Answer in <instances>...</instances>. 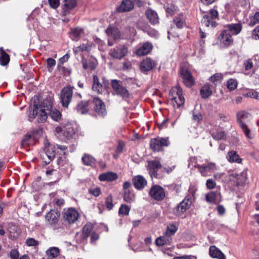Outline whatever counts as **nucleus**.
Returning <instances> with one entry per match:
<instances>
[{"mask_svg":"<svg viewBox=\"0 0 259 259\" xmlns=\"http://www.w3.org/2000/svg\"><path fill=\"white\" fill-rule=\"evenodd\" d=\"M48 115L56 121L61 118L60 112L56 109H53V102L51 99L44 100L39 105L34 104L33 109L30 113L29 117L34 118L37 116V121L42 123L47 120Z\"/></svg>","mask_w":259,"mask_h":259,"instance_id":"nucleus-1","label":"nucleus"},{"mask_svg":"<svg viewBox=\"0 0 259 259\" xmlns=\"http://www.w3.org/2000/svg\"><path fill=\"white\" fill-rule=\"evenodd\" d=\"M189 193L174 210V213L176 215H182L191 206L192 203V198H194L195 190L193 188H190Z\"/></svg>","mask_w":259,"mask_h":259,"instance_id":"nucleus-2","label":"nucleus"},{"mask_svg":"<svg viewBox=\"0 0 259 259\" xmlns=\"http://www.w3.org/2000/svg\"><path fill=\"white\" fill-rule=\"evenodd\" d=\"M172 98L171 104L175 108H179L185 103V98L182 95V89L177 86L171 90Z\"/></svg>","mask_w":259,"mask_h":259,"instance_id":"nucleus-3","label":"nucleus"},{"mask_svg":"<svg viewBox=\"0 0 259 259\" xmlns=\"http://www.w3.org/2000/svg\"><path fill=\"white\" fill-rule=\"evenodd\" d=\"M111 85L115 94L117 96L121 97L123 99L127 98L129 97V92L125 87L121 84L120 81L117 79H113L111 81Z\"/></svg>","mask_w":259,"mask_h":259,"instance_id":"nucleus-4","label":"nucleus"},{"mask_svg":"<svg viewBox=\"0 0 259 259\" xmlns=\"http://www.w3.org/2000/svg\"><path fill=\"white\" fill-rule=\"evenodd\" d=\"M169 144L168 138H157L150 141V147L154 151H162L163 147H167Z\"/></svg>","mask_w":259,"mask_h":259,"instance_id":"nucleus-5","label":"nucleus"},{"mask_svg":"<svg viewBox=\"0 0 259 259\" xmlns=\"http://www.w3.org/2000/svg\"><path fill=\"white\" fill-rule=\"evenodd\" d=\"M218 13L217 10L212 9L206 14L204 15L202 19V24L206 27H214L216 22L214 20L218 17Z\"/></svg>","mask_w":259,"mask_h":259,"instance_id":"nucleus-6","label":"nucleus"},{"mask_svg":"<svg viewBox=\"0 0 259 259\" xmlns=\"http://www.w3.org/2000/svg\"><path fill=\"white\" fill-rule=\"evenodd\" d=\"M73 95V88L71 87H66L64 88L61 92L60 99L62 105L64 107H68L70 103Z\"/></svg>","mask_w":259,"mask_h":259,"instance_id":"nucleus-7","label":"nucleus"},{"mask_svg":"<svg viewBox=\"0 0 259 259\" xmlns=\"http://www.w3.org/2000/svg\"><path fill=\"white\" fill-rule=\"evenodd\" d=\"M149 196L157 201L163 200L165 196L163 188L157 185H153L149 192Z\"/></svg>","mask_w":259,"mask_h":259,"instance_id":"nucleus-8","label":"nucleus"},{"mask_svg":"<svg viewBox=\"0 0 259 259\" xmlns=\"http://www.w3.org/2000/svg\"><path fill=\"white\" fill-rule=\"evenodd\" d=\"M127 48L124 45H119L112 49L109 52V55L113 59L120 60L127 53Z\"/></svg>","mask_w":259,"mask_h":259,"instance_id":"nucleus-9","label":"nucleus"},{"mask_svg":"<svg viewBox=\"0 0 259 259\" xmlns=\"http://www.w3.org/2000/svg\"><path fill=\"white\" fill-rule=\"evenodd\" d=\"M81 63L83 69L90 71L95 70L98 64L97 59L93 56H89L87 58H82Z\"/></svg>","mask_w":259,"mask_h":259,"instance_id":"nucleus-10","label":"nucleus"},{"mask_svg":"<svg viewBox=\"0 0 259 259\" xmlns=\"http://www.w3.org/2000/svg\"><path fill=\"white\" fill-rule=\"evenodd\" d=\"M180 73L183 82L187 87H191L194 84V79L191 73L187 69L181 68Z\"/></svg>","mask_w":259,"mask_h":259,"instance_id":"nucleus-11","label":"nucleus"},{"mask_svg":"<svg viewBox=\"0 0 259 259\" xmlns=\"http://www.w3.org/2000/svg\"><path fill=\"white\" fill-rule=\"evenodd\" d=\"M106 33L108 36V45L112 46L114 45V43L111 41L112 39L116 41L119 39L120 34L119 30L115 27H108L106 30Z\"/></svg>","mask_w":259,"mask_h":259,"instance_id":"nucleus-12","label":"nucleus"},{"mask_svg":"<svg viewBox=\"0 0 259 259\" xmlns=\"http://www.w3.org/2000/svg\"><path fill=\"white\" fill-rule=\"evenodd\" d=\"M92 102L95 105V109L98 114L104 116L106 114V110L104 102L99 98H95Z\"/></svg>","mask_w":259,"mask_h":259,"instance_id":"nucleus-13","label":"nucleus"},{"mask_svg":"<svg viewBox=\"0 0 259 259\" xmlns=\"http://www.w3.org/2000/svg\"><path fill=\"white\" fill-rule=\"evenodd\" d=\"M161 167L160 163L157 160L148 161L147 169L149 173L152 178L157 177V170Z\"/></svg>","mask_w":259,"mask_h":259,"instance_id":"nucleus-14","label":"nucleus"},{"mask_svg":"<svg viewBox=\"0 0 259 259\" xmlns=\"http://www.w3.org/2000/svg\"><path fill=\"white\" fill-rule=\"evenodd\" d=\"M230 180L236 183L237 185H242L247 180V174L245 171L239 174L233 173L230 175Z\"/></svg>","mask_w":259,"mask_h":259,"instance_id":"nucleus-15","label":"nucleus"},{"mask_svg":"<svg viewBox=\"0 0 259 259\" xmlns=\"http://www.w3.org/2000/svg\"><path fill=\"white\" fill-rule=\"evenodd\" d=\"M45 153L42 155L46 164H48L54 159L55 157V147L54 146L46 147Z\"/></svg>","mask_w":259,"mask_h":259,"instance_id":"nucleus-16","label":"nucleus"},{"mask_svg":"<svg viewBox=\"0 0 259 259\" xmlns=\"http://www.w3.org/2000/svg\"><path fill=\"white\" fill-rule=\"evenodd\" d=\"M92 103V101H81L77 104L75 109L78 113L81 114H87L92 108L91 104Z\"/></svg>","mask_w":259,"mask_h":259,"instance_id":"nucleus-17","label":"nucleus"},{"mask_svg":"<svg viewBox=\"0 0 259 259\" xmlns=\"http://www.w3.org/2000/svg\"><path fill=\"white\" fill-rule=\"evenodd\" d=\"M79 216L78 212L74 208H69L64 212V217L69 223H74Z\"/></svg>","mask_w":259,"mask_h":259,"instance_id":"nucleus-18","label":"nucleus"},{"mask_svg":"<svg viewBox=\"0 0 259 259\" xmlns=\"http://www.w3.org/2000/svg\"><path fill=\"white\" fill-rule=\"evenodd\" d=\"M157 65L156 62L150 58H146L140 64V68L142 71H148L153 69Z\"/></svg>","mask_w":259,"mask_h":259,"instance_id":"nucleus-19","label":"nucleus"},{"mask_svg":"<svg viewBox=\"0 0 259 259\" xmlns=\"http://www.w3.org/2000/svg\"><path fill=\"white\" fill-rule=\"evenodd\" d=\"M219 39L221 42L226 46H228L233 42L231 34L230 33L229 31L226 30H224L222 32L219 36Z\"/></svg>","mask_w":259,"mask_h":259,"instance_id":"nucleus-20","label":"nucleus"},{"mask_svg":"<svg viewBox=\"0 0 259 259\" xmlns=\"http://www.w3.org/2000/svg\"><path fill=\"white\" fill-rule=\"evenodd\" d=\"M60 212L55 209H52L46 215V220L50 225L55 224L58 221Z\"/></svg>","mask_w":259,"mask_h":259,"instance_id":"nucleus-21","label":"nucleus"},{"mask_svg":"<svg viewBox=\"0 0 259 259\" xmlns=\"http://www.w3.org/2000/svg\"><path fill=\"white\" fill-rule=\"evenodd\" d=\"M153 48L152 45L148 42L144 43L142 46L137 49L136 54L138 56H144L149 54Z\"/></svg>","mask_w":259,"mask_h":259,"instance_id":"nucleus-22","label":"nucleus"},{"mask_svg":"<svg viewBox=\"0 0 259 259\" xmlns=\"http://www.w3.org/2000/svg\"><path fill=\"white\" fill-rule=\"evenodd\" d=\"M199 171L201 172L202 176L205 177L206 176V173L207 172L213 171L217 170V166L214 163L210 162L207 165H198L197 166Z\"/></svg>","mask_w":259,"mask_h":259,"instance_id":"nucleus-23","label":"nucleus"},{"mask_svg":"<svg viewBox=\"0 0 259 259\" xmlns=\"http://www.w3.org/2000/svg\"><path fill=\"white\" fill-rule=\"evenodd\" d=\"M221 193L219 191H211L206 195V200L208 202L214 203L221 201Z\"/></svg>","mask_w":259,"mask_h":259,"instance_id":"nucleus-24","label":"nucleus"},{"mask_svg":"<svg viewBox=\"0 0 259 259\" xmlns=\"http://www.w3.org/2000/svg\"><path fill=\"white\" fill-rule=\"evenodd\" d=\"M145 15L149 22L152 24H156L159 22V18L157 13L151 9H148L145 12Z\"/></svg>","mask_w":259,"mask_h":259,"instance_id":"nucleus-25","label":"nucleus"},{"mask_svg":"<svg viewBox=\"0 0 259 259\" xmlns=\"http://www.w3.org/2000/svg\"><path fill=\"white\" fill-rule=\"evenodd\" d=\"M92 89L98 94H102L104 91V85L100 82L99 78L97 75L93 76Z\"/></svg>","mask_w":259,"mask_h":259,"instance_id":"nucleus-26","label":"nucleus"},{"mask_svg":"<svg viewBox=\"0 0 259 259\" xmlns=\"http://www.w3.org/2000/svg\"><path fill=\"white\" fill-rule=\"evenodd\" d=\"M251 118V115L245 111H240L237 114V121L239 125L246 124L245 121L250 120Z\"/></svg>","mask_w":259,"mask_h":259,"instance_id":"nucleus-27","label":"nucleus"},{"mask_svg":"<svg viewBox=\"0 0 259 259\" xmlns=\"http://www.w3.org/2000/svg\"><path fill=\"white\" fill-rule=\"evenodd\" d=\"M133 184L136 188L142 189L147 185V181L141 176H137L133 178Z\"/></svg>","mask_w":259,"mask_h":259,"instance_id":"nucleus-28","label":"nucleus"},{"mask_svg":"<svg viewBox=\"0 0 259 259\" xmlns=\"http://www.w3.org/2000/svg\"><path fill=\"white\" fill-rule=\"evenodd\" d=\"M117 178V175L115 172L109 171L100 175L99 179L101 181H113Z\"/></svg>","mask_w":259,"mask_h":259,"instance_id":"nucleus-29","label":"nucleus"},{"mask_svg":"<svg viewBox=\"0 0 259 259\" xmlns=\"http://www.w3.org/2000/svg\"><path fill=\"white\" fill-rule=\"evenodd\" d=\"M209 254L213 258L218 259H225V254L215 246H211L209 247Z\"/></svg>","mask_w":259,"mask_h":259,"instance_id":"nucleus-30","label":"nucleus"},{"mask_svg":"<svg viewBox=\"0 0 259 259\" xmlns=\"http://www.w3.org/2000/svg\"><path fill=\"white\" fill-rule=\"evenodd\" d=\"M134 8V4L131 0H124L121 5L118 8L119 12H127L132 10Z\"/></svg>","mask_w":259,"mask_h":259,"instance_id":"nucleus-31","label":"nucleus"},{"mask_svg":"<svg viewBox=\"0 0 259 259\" xmlns=\"http://www.w3.org/2000/svg\"><path fill=\"white\" fill-rule=\"evenodd\" d=\"M226 30L229 31L230 34L237 35L239 34L242 29V26L240 23L231 24L226 26Z\"/></svg>","mask_w":259,"mask_h":259,"instance_id":"nucleus-32","label":"nucleus"},{"mask_svg":"<svg viewBox=\"0 0 259 259\" xmlns=\"http://www.w3.org/2000/svg\"><path fill=\"white\" fill-rule=\"evenodd\" d=\"M76 132L75 128L71 124H67L64 126L63 135L67 138L71 137Z\"/></svg>","mask_w":259,"mask_h":259,"instance_id":"nucleus-33","label":"nucleus"},{"mask_svg":"<svg viewBox=\"0 0 259 259\" xmlns=\"http://www.w3.org/2000/svg\"><path fill=\"white\" fill-rule=\"evenodd\" d=\"M60 253V250L57 247H50L46 251V254L48 259H53L58 256Z\"/></svg>","mask_w":259,"mask_h":259,"instance_id":"nucleus-34","label":"nucleus"},{"mask_svg":"<svg viewBox=\"0 0 259 259\" xmlns=\"http://www.w3.org/2000/svg\"><path fill=\"white\" fill-rule=\"evenodd\" d=\"M9 236L12 239H15L18 237L20 234V230L15 225H12L9 228Z\"/></svg>","mask_w":259,"mask_h":259,"instance_id":"nucleus-35","label":"nucleus"},{"mask_svg":"<svg viewBox=\"0 0 259 259\" xmlns=\"http://www.w3.org/2000/svg\"><path fill=\"white\" fill-rule=\"evenodd\" d=\"M227 158L228 161L231 162H237L239 163L241 162V159L239 158V155L236 152L233 151L228 152Z\"/></svg>","mask_w":259,"mask_h":259,"instance_id":"nucleus-36","label":"nucleus"},{"mask_svg":"<svg viewBox=\"0 0 259 259\" xmlns=\"http://www.w3.org/2000/svg\"><path fill=\"white\" fill-rule=\"evenodd\" d=\"M178 229V225L176 224H170L167 226L166 231L164 233L165 236L170 237L174 235Z\"/></svg>","mask_w":259,"mask_h":259,"instance_id":"nucleus-37","label":"nucleus"},{"mask_svg":"<svg viewBox=\"0 0 259 259\" xmlns=\"http://www.w3.org/2000/svg\"><path fill=\"white\" fill-rule=\"evenodd\" d=\"M82 161L84 165L88 166H93L96 163L95 159L89 154H85L82 157Z\"/></svg>","mask_w":259,"mask_h":259,"instance_id":"nucleus-38","label":"nucleus"},{"mask_svg":"<svg viewBox=\"0 0 259 259\" xmlns=\"http://www.w3.org/2000/svg\"><path fill=\"white\" fill-rule=\"evenodd\" d=\"M0 52L1 54L0 57V64L3 66H5L9 62V56L5 52L3 48H0Z\"/></svg>","mask_w":259,"mask_h":259,"instance_id":"nucleus-39","label":"nucleus"},{"mask_svg":"<svg viewBox=\"0 0 259 259\" xmlns=\"http://www.w3.org/2000/svg\"><path fill=\"white\" fill-rule=\"evenodd\" d=\"M245 137L248 139H252L254 138V135L248 127L246 124H242L239 125Z\"/></svg>","mask_w":259,"mask_h":259,"instance_id":"nucleus-40","label":"nucleus"},{"mask_svg":"<svg viewBox=\"0 0 259 259\" xmlns=\"http://www.w3.org/2000/svg\"><path fill=\"white\" fill-rule=\"evenodd\" d=\"M83 33V30L81 28H76L72 30L70 34L71 38L74 40H78Z\"/></svg>","mask_w":259,"mask_h":259,"instance_id":"nucleus-41","label":"nucleus"},{"mask_svg":"<svg viewBox=\"0 0 259 259\" xmlns=\"http://www.w3.org/2000/svg\"><path fill=\"white\" fill-rule=\"evenodd\" d=\"M76 4V0H65L63 9L65 12L68 11L74 8Z\"/></svg>","mask_w":259,"mask_h":259,"instance_id":"nucleus-42","label":"nucleus"},{"mask_svg":"<svg viewBox=\"0 0 259 259\" xmlns=\"http://www.w3.org/2000/svg\"><path fill=\"white\" fill-rule=\"evenodd\" d=\"M200 94L203 98H207L212 94L209 85L205 84L202 87L200 90Z\"/></svg>","mask_w":259,"mask_h":259,"instance_id":"nucleus-43","label":"nucleus"},{"mask_svg":"<svg viewBox=\"0 0 259 259\" xmlns=\"http://www.w3.org/2000/svg\"><path fill=\"white\" fill-rule=\"evenodd\" d=\"M174 22L178 28H181L183 27L185 23L184 16L182 14H179L174 19Z\"/></svg>","mask_w":259,"mask_h":259,"instance_id":"nucleus-44","label":"nucleus"},{"mask_svg":"<svg viewBox=\"0 0 259 259\" xmlns=\"http://www.w3.org/2000/svg\"><path fill=\"white\" fill-rule=\"evenodd\" d=\"M123 199L127 202H132L135 200V195L129 190H125L124 193Z\"/></svg>","mask_w":259,"mask_h":259,"instance_id":"nucleus-45","label":"nucleus"},{"mask_svg":"<svg viewBox=\"0 0 259 259\" xmlns=\"http://www.w3.org/2000/svg\"><path fill=\"white\" fill-rule=\"evenodd\" d=\"M91 50V46L89 44H83L79 47H76L73 49L74 52L77 54L80 52L82 51H89Z\"/></svg>","mask_w":259,"mask_h":259,"instance_id":"nucleus-46","label":"nucleus"},{"mask_svg":"<svg viewBox=\"0 0 259 259\" xmlns=\"http://www.w3.org/2000/svg\"><path fill=\"white\" fill-rule=\"evenodd\" d=\"M238 82L236 79L230 78L227 81V88L231 91H233L237 87Z\"/></svg>","mask_w":259,"mask_h":259,"instance_id":"nucleus-47","label":"nucleus"},{"mask_svg":"<svg viewBox=\"0 0 259 259\" xmlns=\"http://www.w3.org/2000/svg\"><path fill=\"white\" fill-rule=\"evenodd\" d=\"M93 229V226L92 224L85 225L82 229V234L84 238H88Z\"/></svg>","mask_w":259,"mask_h":259,"instance_id":"nucleus-48","label":"nucleus"},{"mask_svg":"<svg viewBox=\"0 0 259 259\" xmlns=\"http://www.w3.org/2000/svg\"><path fill=\"white\" fill-rule=\"evenodd\" d=\"M165 10L167 14L173 15L177 11V8L174 4H168L165 7Z\"/></svg>","mask_w":259,"mask_h":259,"instance_id":"nucleus-49","label":"nucleus"},{"mask_svg":"<svg viewBox=\"0 0 259 259\" xmlns=\"http://www.w3.org/2000/svg\"><path fill=\"white\" fill-rule=\"evenodd\" d=\"M212 137L215 140H224L226 138V135L224 131H220L216 134H212Z\"/></svg>","mask_w":259,"mask_h":259,"instance_id":"nucleus-50","label":"nucleus"},{"mask_svg":"<svg viewBox=\"0 0 259 259\" xmlns=\"http://www.w3.org/2000/svg\"><path fill=\"white\" fill-rule=\"evenodd\" d=\"M130 210V207L126 205H121L119 209V214L122 215H128Z\"/></svg>","mask_w":259,"mask_h":259,"instance_id":"nucleus-51","label":"nucleus"},{"mask_svg":"<svg viewBox=\"0 0 259 259\" xmlns=\"http://www.w3.org/2000/svg\"><path fill=\"white\" fill-rule=\"evenodd\" d=\"M259 23V12H256L252 18L250 19L249 25L250 26H253Z\"/></svg>","mask_w":259,"mask_h":259,"instance_id":"nucleus-52","label":"nucleus"},{"mask_svg":"<svg viewBox=\"0 0 259 259\" xmlns=\"http://www.w3.org/2000/svg\"><path fill=\"white\" fill-rule=\"evenodd\" d=\"M222 79V74L220 73H217L210 77L209 80L215 84H217L218 81H221Z\"/></svg>","mask_w":259,"mask_h":259,"instance_id":"nucleus-53","label":"nucleus"},{"mask_svg":"<svg viewBox=\"0 0 259 259\" xmlns=\"http://www.w3.org/2000/svg\"><path fill=\"white\" fill-rule=\"evenodd\" d=\"M166 237L167 236H165L164 233L163 236L158 237L155 240L156 244L158 246H162L164 245L166 243Z\"/></svg>","mask_w":259,"mask_h":259,"instance_id":"nucleus-54","label":"nucleus"},{"mask_svg":"<svg viewBox=\"0 0 259 259\" xmlns=\"http://www.w3.org/2000/svg\"><path fill=\"white\" fill-rule=\"evenodd\" d=\"M112 201L113 200L111 195L108 196L106 199V205L109 210H111L113 207Z\"/></svg>","mask_w":259,"mask_h":259,"instance_id":"nucleus-55","label":"nucleus"},{"mask_svg":"<svg viewBox=\"0 0 259 259\" xmlns=\"http://www.w3.org/2000/svg\"><path fill=\"white\" fill-rule=\"evenodd\" d=\"M47 68H48L49 71L53 68L56 65V61L55 59L52 58H49L47 60Z\"/></svg>","mask_w":259,"mask_h":259,"instance_id":"nucleus-56","label":"nucleus"},{"mask_svg":"<svg viewBox=\"0 0 259 259\" xmlns=\"http://www.w3.org/2000/svg\"><path fill=\"white\" fill-rule=\"evenodd\" d=\"M26 243L29 246H35L38 244V241L32 238L27 239Z\"/></svg>","mask_w":259,"mask_h":259,"instance_id":"nucleus-57","label":"nucleus"},{"mask_svg":"<svg viewBox=\"0 0 259 259\" xmlns=\"http://www.w3.org/2000/svg\"><path fill=\"white\" fill-rule=\"evenodd\" d=\"M206 186L208 189H213L216 187L215 182L211 179L206 181Z\"/></svg>","mask_w":259,"mask_h":259,"instance_id":"nucleus-58","label":"nucleus"},{"mask_svg":"<svg viewBox=\"0 0 259 259\" xmlns=\"http://www.w3.org/2000/svg\"><path fill=\"white\" fill-rule=\"evenodd\" d=\"M69 58V55L68 54H66L64 55L62 57L60 58L59 62L58 64V68H60L61 67V65L63 64L64 62H67Z\"/></svg>","mask_w":259,"mask_h":259,"instance_id":"nucleus-59","label":"nucleus"},{"mask_svg":"<svg viewBox=\"0 0 259 259\" xmlns=\"http://www.w3.org/2000/svg\"><path fill=\"white\" fill-rule=\"evenodd\" d=\"M10 256L11 259H18L19 253L18 250L16 249H12L10 253Z\"/></svg>","mask_w":259,"mask_h":259,"instance_id":"nucleus-60","label":"nucleus"},{"mask_svg":"<svg viewBox=\"0 0 259 259\" xmlns=\"http://www.w3.org/2000/svg\"><path fill=\"white\" fill-rule=\"evenodd\" d=\"M89 193L97 197L100 195L101 193V190L99 188L97 187L94 189H90L89 190Z\"/></svg>","mask_w":259,"mask_h":259,"instance_id":"nucleus-61","label":"nucleus"},{"mask_svg":"<svg viewBox=\"0 0 259 259\" xmlns=\"http://www.w3.org/2000/svg\"><path fill=\"white\" fill-rule=\"evenodd\" d=\"M51 7L53 9H56L59 5V0H48Z\"/></svg>","mask_w":259,"mask_h":259,"instance_id":"nucleus-62","label":"nucleus"},{"mask_svg":"<svg viewBox=\"0 0 259 259\" xmlns=\"http://www.w3.org/2000/svg\"><path fill=\"white\" fill-rule=\"evenodd\" d=\"M192 119L194 121L199 122L202 119V115L200 113L198 114H193Z\"/></svg>","mask_w":259,"mask_h":259,"instance_id":"nucleus-63","label":"nucleus"},{"mask_svg":"<svg viewBox=\"0 0 259 259\" xmlns=\"http://www.w3.org/2000/svg\"><path fill=\"white\" fill-rule=\"evenodd\" d=\"M245 69L248 70L250 69H251L253 66V63L252 62L250 59H248L244 62V63Z\"/></svg>","mask_w":259,"mask_h":259,"instance_id":"nucleus-64","label":"nucleus"}]
</instances>
